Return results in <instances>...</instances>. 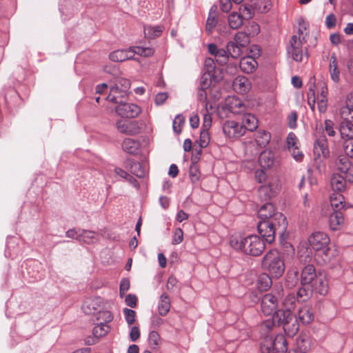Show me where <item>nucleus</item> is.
Wrapping results in <instances>:
<instances>
[{"mask_svg": "<svg viewBox=\"0 0 353 353\" xmlns=\"http://www.w3.org/2000/svg\"><path fill=\"white\" fill-rule=\"evenodd\" d=\"M258 216L261 219L257 224L258 232L269 243L274 241L277 225H283V228H285V217L281 212H275L271 203L268 202L259 208Z\"/></svg>", "mask_w": 353, "mask_h": 353, "instance_id": "f257e3e1", "label": "nucleus"}, {"mask_svg": "<svg viewBox=\"0 0 353 353\" xmlns=\"http://www.w3.org/2000/svg\"><path fill=\"white\" fill-rule=\"evenodd\" d=\"M308 243L316 252L314 259L318 263L324 265L331 263L335 256V250L329 247L330 239L325 232H313L308 238Z\"/></svg>", "mask_w": 353, "mask_h": 353, "instance_id": "f03ea898", "label": "nucleus"}, {"mask_svg": "<svg viewBox=\"0 0 353 353\" xmlns=\"http://www.w3.org/2000/svg\"><path fill=\"white\" fill-rule=\"evenodd\" d=\"M260 238L256 234L243 237L240 235H233L230 237L231 247L242 253L253 256L261 255L265 249L263 237Z\"/></svg>", "mask_w": 353, "mask_h": 353, "instance_id": "7ed1b4c3", "label": "nucleus"}, {"mask_svg": "<svg viewBox=\"0 0 353 353\" xmlns=\"http://www.w3.org/2000/svg\"><path fill=\"white\" fill-rule=\"evenodd\" d=\"M283 290L280 286L275 291L267 293L262 296H258L254 293L252 294L251 299L254 302L261 301V312L266 316L276 314L279 316L281 312L278 310L279 300L283 297Z\"/></svg>", "mask_w": 353, "mask_h": 353, "instance_id": "20e7f679", "label": "nucleus"}, {"mask_svg": "<svg viewBox=\"0 0 353 353\" xmlns=\"http://www.w3.org/2000/svg\"><path fill=\"white\" fill-rule=\"evenodd\" d=\"M262 268L275 278L281 277L285 269L283 259L277 250H270L263 257Z\"/></svg>", "mask_w": 353, "mask_h": 353, "instance_id": "39448f33", "label": "nucleus"}, {"mask_svg": "<svg viewBox=\"0 0 353 353\" xmlns=\"http://www.w3.org/2000/svg\"><path fill=\"white\" fill-rule=\"evenodd\" d=\"M154 53V50L150 46H130L128 49H119L109 54L110 60L115 62H122L133 58L135 54L143 57H150Z\"/></svg>", "mask_w": 353, "mask_h": 353, "instance_id": "423d86ee", "label": "nucleus"}, {"mask_svg": "<svg viewBox=\"0 0 353 353\" xmlns=\"http://www.w3.org/2000/svg\"><path fill=\"white\" fill-rule=\"evenodd\" d=\"M260 348L261 353H285L288 342L282 334H278L274 338L268 336L261 341Z\"/></svg>", "mask_w": 353, "mask_h": 353, "instance_id": "0eeeda50", "label": "nucleus"}, {"mask_svg": "<svg viewBox=\"0 0 353 353\" xmlns=\"http://www.w3.org/2000/svg\"><path fill=\"white\" fill-rule=\"evenodd\" d=\"M279 321L283 325V329L289 336H294L299 330V324L295 315L289 312H281Z\"/></svg>", "mask_w": 353, "mask_h": 353, "instance_id": "6e6552de", "label": "nucleus"}, {"mask_svg": "<svg viewBox=\"0 0 353 353\" xmlns=\"http://www.w3.org/2000/svg\"><path fill=\"white\" fill-rule=\"evenodd\" d=\"M260 46H250V52L252 54L249 57L241 59L240 61L241 70L245 73H251L256 68L257 63L255 58L261 54Z\"/></svg>", "mask_w": 353, "mask_h": 353, "instance_id": "1a4fd4ad", "label": "nucleus"}, {"mask_svg": "<svg viewBox=\"0 0 353 353\" xmlns=\"http://www.w3.org/2000/svg\"><path fill=\"white\" fill-rule=\"evenodd\" d=\"M222 130L225 137L230 139H239L245 133L243 126L234 121H225Z\"/></svg>", "mask_w": 353, "mask_h": 353, "instance_id": "9d476101", "label": "nucleus"}, {"mask_svg": "<svg viewBox=\"0 0 353 353\" xmlns=\"http://www.w3.org/2000/svg\"><path fill=\"white\" fill-rule=\"evenodd\" d=\"M115 111L121 117L135 118L141 112V109L134 103H129L125 101L117 105L115 108Z\"/></svg>", "mask_w": 353, "mask_h": 353, "instance_id": "9b49d317", "label": "nucleus"}, {"mask_svg": "<svg viewBox=\"0 0 353 353\" xmlns=\"http://www.w3.org/2000/svg\"><path fill=\"white\" fill-rule=\"evenodd\" d=\"M312 291L317 294L325 296L329 289L328 281L325 271L319 270V277L311 287Z\"/></svg>", "mask_w": 353, "mask_h": 353, "instance_id": "f8f14e48", "label": "nucleus"}, {"mask_svg": "<svg viewBox=\"0 0 353 353\" xmlns=\"http://www.w3.org/2000/svg\"><path fill=\"white\" fill-rule=\"evenodd\" d=\"M128 94L129 92L122 90L118 84H114L110 88V93L106 99L119 105L128 101Z\"/></svg>", "mask_w": 353, "mask_h": 353, "instance_id": "ddd939ff", "label": "nucleus"}, {"mask_svg": "<svg viewBox=\"0 0 353 353\" xmlns=\"http://www.w3.org/2000/svg\"><path fill=\"white\" fill-rule=\"evenodd\" d=\"M337 130L344 141L353 139V121L350 117H341Z\"/></svg>", "mask_w": 353, "mask_h": 353, "instance_id": "4468645a", "label": "nucleus"}, {"mask_svg": "<svg viewBox=\"0 0 353 353\" xmlns=\"http://www.w3.org/2000/svg\"><path fill=\"white\" fill-rule=\"evenodd\" d=\"M336 165L340 174L345 176L349 182H353V165L346 157H340Z\"/></svg>", "mask_w": 353, "mask_h": 353, "instance_id": "2eb2a0df", "label": "nucleus"}, {"mask_svg": "<svg viewBox=\"0 0 353 353\" xmlns=\"http://www.w3.org/2000/svg\"><path fill=\"white\" fill-rule=\"evenodd\" d=\"M314 154L316 158L326 159L329 157L330 150L327 145V141L325 136L320 137L314 143Z\"/></svg>", "mask_w": 353, "mask_h": 353, "instance_id": "dca6fc26", "label": "nucleus"}, {"mask_svg": "<svg viewBox=\"0 0 353 353\" xmlns=\"http://www.w3.org/2000/svg\"><path fill=\"white\" fill-rule=\"evenodd\" d=\"M278 182L276 180L268 181V183L261 185L259 188V196L262 200H268L274 196L278 190Z\"/></svg>", "mask_w": 353, "mask_h": 353, "instance_id": "f3484780", "label": "nucleus"}, {"mask_svg": "<svg viewBox=\"0 0 353 353\" xmlns=\"http://www.w3.org/2000/svg\"><path fill=\"white\" fill-rule=\"evenodd\" d=\"M226 107L234 114H243L246 110V107L242 100L234 96L228 98Z\"/></svg>", "mask_w": 353, "mask_h": 353, "instance_id": "a211bd4d", "label": "nucleus"}, {"mask_svg": "<svg viewBox=\"0 0 353 353\" xmlns=\"http://www.w3.org/2000/svg\"><path fill=\"white\" fill-rule=\"evenodd\" d=\"M208 47L209 52L214 56L216 62L221 65L227 63L230 57V50L228 48H219V46H208Z\"/></svg>", "mask_w": 353, "mask_h": 353, "instance_id": "6ab92c4d", "label": "nucleus"}, {"mask_svg": "<svg viewBox=\"0 0 353 353\" xmlns=\"http://www.w3.org/2000/svg\"><path fill=\"white\" fill-rule=\"evenodd\" d=\"M307 24L304 21L299 22L297 34H294L291 37L290 41V45L297 43L303 44L307 42V37H308V34L307 32Z\"/></svg>", "mask_w": 353, "mask_h": 353, "instance_id": "aec40b11", "label": "nucleus"}, {"mask_svg": "<svg viewBox=\"0 0 353 353\" xmlns=\"http://www.w3.org/2000/svg\"><path fill=\"white\" fill-rule=\"evenodd\" d=\"M287 54L289 58H291L296 62H301L304 57H307V50L303 49V46H288Z\"/></svg>", "mask_w": 353, "mask_h": 353, "instance_id": "412c9836", "label": "nucleus"}, {"mask_svg": "<svg viewBox=\"0 0 353 353\" xmlns=\"http://www.w3.org/2000/svg\"><path fill=\"white\" fill-rule=\"evenodd\" d=\"M117 130L123 134L135 135L140 132V128L134 122L125 123L122 120L117 122Z\"/></svg>", "mask_w": 353, "mask_h": 353, "instance_id": "4be33fe9", "label": "nucleus"}, {"mask_svg": "<svg viewBox=\"0 0 353 353\" xmlns=\"http://www.w3.org/2000/svg\"><path fill=\"white\" fill-rule=\"evenodd\" d=\"M346 177L341 174H334L330 179V185L334 193H341L346 188Z\"/></svg>", "mask_w": 353, "mask_h": 353, "instance_id": "5701e85b", "label": "nucleus"}, {"mask_svg": "<svg viewBox=\"0 0 353 353\" xmlns=\"http://www.w3.org/2000/svg\"><path fill=\"white\" fill-rule=\"evenodd\" d=\"M344 223V216L342 210H335L329 216V225L332 230H339Z\"/></svg>", "mask_w": 353, "mask_h": 353, "instance_id": "b1692460", "label": "nucleus"}, {"mask_svg": "<svg viewBox=\"0 0 353 353\" xmlns=\"http://www.w3.org/2000/svg\"><path fill=\"white\" fill-rule=\"evenodd\" d=\"M99 299H86L82 305V310L85 314L92 315L99 311Z\"/></svg>", "mask_w": 353, "mask_h": 353, "instance_id": "393cba45", "label": "nucleus"}, {"mask_svg": "<svg viewBox=\"0 0 353 353\" xmlns=\"http://www.w3.org/2000/svg\"><path fill=\"white\" fill-rule=\"evenodd\" d=\"M232 86L236 92L245 94L250 90V83L246 77L239 76L234 79Z\"/></svg>", "mask_w": 353, "mask_h": 353, "instance_id": "a878e982", "label": "nucleus"}, {"mask_svg": "<svg viewBox=\"0 0 353 353\" xmlns=\"http://www.w3.org/2000/svg\"><path fill=\"white\" fill-rule=\"evenodd\" d=\"M240 124L243 126L245 132L254 131L258 127V120L254 115L245 112L242 117V123Z\"/></svg>", "mask_w": 353, "mask_h": 353, "instance_id": "bb28decb", "label": "nucleus"}, {"mask_svg": "<svg viewBox=\"0 0 353 353\" xmlns=\"http://www.w3.org/2000/svg\"><path fill=\"white\" fill-rule=\"evenodd\" d=\"M298 319L304 325L310 323L314 319L312 309L307 305L301 307L298 312Z\"/></svg>", "mask_w": 353, "mask_h": 353, "instance_id": "cd10ccee", "label": "nucleus"}, {"mask_svg": "<svg viewBox=\"0 0 353 353\" xmlns=\"http://www.w3.org/2000/svg\"><path fill=\"white\" fill-rule=\"evenodd\" d=\"M340 115L341 117L349 116L353 121V92L347 95L345 105L340 110Z\"/></svg>", "mask_w": 353, "mask_h": 353, "instance_id": "c85d7f7f", "label": "nucleus"}, {"mask_svg": "<svg viewBox=\"0 0 353 353\" xmlns=\"http://www.w3.org/2000/svg\"><path fill=\"white\" fill-rule=\"evenodd\" d=\"M123 150L130 154H136L140 148V142L139 141L127 138L122 143Z\"/></svg>", "mask_w": 353, "mask_h": 353, "instance_id": "c756f323", "label": "nucleus"}, {"mask_svg": "<svg viewBox=\"0 0 353 353\" xmlns=\"http://www.w3.org/2000/svg\"><path fill=\"white\" fill-rule=\"evenodd\" d=\"M171 307L170 299L166 293H163L159 297L158 303V312L159 315L164 316L170 311Z\"/></svg>", "mask_w": 353, "mask_h": 353, "instance_id": "7c9ffc66", "label": "nucleus"}, {"mask_svg": "<svg viewBox=\"0 0 353 353\" xmlns=\"http://www.w3.org/2000/svg\"><path fill=\"white\" fill-rule=\"evenodd\" d=\"M329 72L332 80L335 83L339 82L340 79V70L338 67L336 56L334 53L330 57Z\"/></svg>", "mask_w": 353, "mask_h": 353, "instance_id": "2f4dec72", "label": "nucleus"}, {"mask_svg": "<svg viewBox=\"0 0 353 353\" xmlns=\"http://www.w3.org/2000/svg\"><path fill=\"white\" fill-rule=\"evenodd\" d=\"M312 339L307 335H301L296 339V346L299 351L301 353H306L311 349Z\"/></svg>", "mask_w": 353, "mask_h": 353, "instance_id": "473e14b6", "label": "nucleus"}, {"mask_svg": "<svg viewBox=\"0 0 353 353\" xmlns=\"http://www.w3.org/2000/svg\"><path fill=\"white\" fill-rule=\"evenodd\" d=\"M316 273V268L312 264L305 265L301 274V283L302 285H307L312 281V276Z\"/></svg>", "mask_w": 353, "mask_h": 353, "instance_id": "72a5a7b5", "label": "nucleus"}, {"mask_svg": "<svg viewBox=\"0 0 353 353\" xmlns=\"http://www.w3.org/2000/svg\"><path fill=\"white\" fill-rule=\"evenodd\" d=\"M272 281L267 273L261 274L257 279L256 287L259 291H267L272 286Z\"/></svg>", "mask_w": 353, "mask_h": 353, "instance_id": "f704fd0d", "label": "nucleus"}, {"mask_svg": "<svg viewBox=\"0 0 353 353\" xmlns=\"http://www.w3.org/2000/svg\"><path fill=\"white\" fill-rule=\"evenodd\" d=\"M258 161L261 168H270L274 164V154L271 152L263 151L260 154Z\"/></svg>", "mask_w": 353, "mask_h": 353, "instance_id": "c9c22d12", "label": "nucleus"}, {"mask_svg": "<svg viewBox=\"0 0 353 353\" xmlns=\"http://www.w3.org/2000/svg\"><path fill=\"white\" fill-rule=\"evenodd\" d=\"M127 161L132 174L139 178H143L145 176V169L139 162L132 159H128Z\"/></svg>", "mask_w": 353, "mask_h": 353, "instance_id": "e433bc0d", "label": "nucleus"}, {"mask_svg": "<svg viewBox=\"0 0 353 353\" xmlns=\"http://www.w3.org/2000/svg\"><path fill=\"white\" fill-rule=\"evenodd\" d=\"M163 30L164 27L161 25L154 26H148L144 28V34L145 37L153 39L159 37Z\"/></svg>", "mask_w": 353, "mask_h": 353, "instance_id": "4c0bfd02", "label": "nucleus"}, {"mask_svg": "<svg viewBox=\"0 0 353 353\" xmlns=\"http://www.w3.org/2000/svg\"><path fill=\"white\" fill-rule=\"evenodd\" d=\"M330 203L334 210H342L344 208V197L340 193H333L330 195Z\"/></svg>", "mask_w": 353, "mask_h": 353, "instance_id": "58836bf2", "label": "nucleus"}, {"mask_svg": "<svg viewBox=\"0 0 353 353\" xmlns=\"http://www.w3.org/2000/svg\"><path fill=\"white\" fill-rule=\"evenodd\" d=\"M79 242L90 244L97 240L96 232L92 230H85L80 229Z\"/></svg>", "mask_w": 353, "mask_h": 353, "instance_id": "ea45409f", "label": "nucleus"}, {"mask_svg": "<svg viewBox=\"0 0 353 353\" xmlns=\"http://www.w3.org/2000/svg\"><path fill=\"white\" fill-rule=\"evenodd\" d=\"M110 327L105 323L100 322L97 323L92 329V334L96 339H99L105 336L110 331Z\"/></svg>", "mask_w": 353, "mask_h": 353, "instance_id": "a19ab883", "label": "nucleus"}, {"mask_svg": "<svg viewBox=\"0 0 353 353\" xmlns=\"http://www.w3.org/2000/svg\"><path fill=\"white\" fill-rule=\"evenodd\" d=\"M204 70L205 72L203 73L212 74L215 81H219V77L216 75L217 70L213 59L209 57L205 59Z\"/></svg>", "mask_w": 353, "mask_h": 353, "instance_id": "79ce46f5", "label": "nucleus"}, {"mask_svg": "<svg viewBox=\"0 0 353 353\" xmlns=\"http://www.w3.org/2000/svg\"><path fill=\"white\" fill-rule=\"evenodd\" d=\"M228 20L231 28L237 29L242 26L244 19L240 14L233 12L228 16Z\"/></svg>", "mask_w": 353, "mask_h": 353, "instance_id": "37998d69", "label": "nucleus"}, {"mask_svg": "<svg viewBox=\"0 0 353 353\" xmlns=\"http://www.w3.org/2000/svg\"><path fill=\"white\" fill-rule=\"evenodd\" d=\"M270 134L265 130H260L257 132L256 142L258 145L265 148L270 141Z\"/></svg>", "mask_w": 353, "mask_h": 353, "instance_id": "c03bdc74", "label": "nucleus"}, {"mask_svg": "<svg viewBox=\"0 0 353 353\" xmlns=\"http://www.w3.org/2000/svg\"><path fill=\"white\" fill-rule=\"evenodd\" d=\"M230 50L229 56L236 59L241 56L243 50H250V46H225Z\"/></svg>", "mask_w": 353, "mask_h": 353, "instance_id": "a18cd8bd", "label": "nucleus"}, {"mask_svg": "<svg viewBox=\"0 0 353 353\" xmlns=\"http://www.w3.org/2000/svg\"><path fill=\"white\" fill-rule=\"evenodd\" d=\"M312 289L306 288L305 285L300 288L296 292V299L299 302H305L311 297L312 294Z\"/></svg>", "mask_w": 353, "mask_h": 353, "instance_id": "49530a36", "label": "nucleus"}, {"mask_svg": "<svg viewBox=\"0 0 353 353\" xmlns=\"http://www.w3.org/2000/svg\"><path fill=\"white\" fill-rule=\"evenodd\" d=\"M212 8L210 10L205 24V31L208 33V34H210L211 33H212L218 22L216 16L212 14Z\"/></svg>", "mask_w": 353, "mask_h": 353, "instance_id": "de8ad7c7", "label": "nucleus"}, {"mask_svg": "<svg viewBox=\"0 0 353 353\" xmlns=\"http://www.w3.org/2000/svg\"><path fill=\"white\" fill-rule=\"evenodd\" d=\"M297 301L296 296L293 293L288 294L283 302V304L284 307H285V312H291L290 310H293L295 307L296 301Z\"/></svg>", "mask_w": 353, "mask_h": 353, "instance_id": "09e8293b", "label": "nucleus"}, {"mask_svg": "<svg viewBox=\"0 0 353 353\" xmlns=\"http://www.w3.org/2000/svg\"><path fill=\"white\" fill-rule=\"evenodd\" d=\"M234 44H249L250 42V35L245 32H239L234 36ZM228 44H234L228 42Z\"/></svg>", "mask_w": 353, "mask_h": 353, "instance_id": "8fccbe9b", "label": "nucleus"}, {"mask_svg": "<svg viewBox=\"0 0 353 353\" xmlns=\"http://www.w3.org/2000/svg\"><path fill=\"white\" fill-rule=\"evenodd\" d=\"M299 254L301 261H303L305 263L311 261L312 251L307 247H304L303 245L301 246L299 249Z\"/></svg>", "mask_w": 353, "mask_h": 353, "instance_id": "3c124183", "label": "nucleus"}, {"mask_svg": "<svg viewBox=\"0 0 353 353\" xmlns=\"http://www.w3.org/2000/svg\"><path fill=\"white\" fill-rule=\"evenodd\" d=\"M210 141L209 129L201 128L199 137V145L201 148H206Z\"/></svg>", "mask_w": 353, "mask_h": 353, "instance_id": "603ef678", "label": "nucleus"}, {"mask_svg": "<svg viewBox=\"0 0 353 353\" xmlns=\"http://www.w3.org/2000/svg\"><path fill=\"white\" fill-rule=\"evenodd\" d=\"M212 79L214 81V78L212 74L203 73L201 77L199 87L202 88V89H208Z\"/></svg>", "mask_w": 353, "mask_h": 353, "instance_id": "864d4df0", "label": "nucleus"}, {"mask_svg": "<svg viewBox=\"0 0 353 353\" xmlns=\"http://www.w3.org/2000/svg\"><path fill=\"white\" fill-rule=\"evenodd\" d=\"M337 128L335 127L334 122L332 120L326 119L324 121V130L326 134L329 137H334L336 135V129Z\"/></svg>", "mask_w": 353, "mask_h": 353, "instance_id": "5fc2aeb1", "label": "nucleus"}, {"mask_svg": "<svg viewBox=\"0 0 353 353\" xmlns=\"http://www.w3.org/2000/svg\"><path fill=\"white\" fill-rule=\"evenodd\" d=\"M200 172L196 165H192L189 170V177L193 183H197L200 179Z\"/></svg>", "mask_w": 353, "mask_h": 353, "instance_id": "6e6d98bb", "label": "nucleus"}, {"mask_svg": "<svg viewBox=\"0 0 353 353\" xmlns=\"http://www.w3.org/2000/svg\"><path fill=\"white\" fill-rule=\"evenodd\" d=\"M240 15L244 20H248L253 17L254 11L251 6H243L239 8Z\"/></svg>", "mask_w": 353, "mask_h": 353, "instance_id": "4d7b16f0", "label": "nucleus"}, {"mask_svg": "<svg viewBox=\"0 0 353 353\" xmlns=\"http://www.w3.org/2000/svg\"><path fill=\"white\" fill-rule=\"evenodd\" d=\"M184 121L185 119L182 114L176 115L172 123L174 132L179 134L181 132V125L184 123Z\"/></svg>", "mask_w": 353, "mask_h": 353, "instance_id": "13d9d810", "label": "nucleus"}, {"mask_svg": "<svg viewBox=\"0 0 353 353\" xmlns=\"http://www.w3.org/2000/svg\"><path fill=\"white\" fill-rule=\"evenodd\" d=\"M298 139L294 132H290L286 139V145L289 150L296 148Z\"/></svg>", "mask_w": 353, "mask_h": 353, "instance_id": "bf43d9fd", "label": "nucleus"}, {"mask_svg": "<svg viewBox=\"0 0 353 353\" xmlns=\"http://www.w3.org/2000/svg\"><path fill=\"white\" fill-rule=\"evenodd\" d=\"M123 312L125 316V319L127 322V323L130 325H132L135 321V316L136 312L134 310L128 309V308H124L123 310Z\"/></svg>", "mask_w": 353, "mask_h": 353, "instance_id": "052dcab7", "label": "nucleus"}, {"mask_svg": "<svg viewBox=\"0 0 353 353\" xmlns=\"http://www.w3.org/2000/svg\"><path fill=\"white\" fill-rule=\"evenodd\" d=\"M98 320L103 321V323H105L106 325H108V323L111 322L113 319V316L110 311H99L98 312Z\"/></svg>", "mask_w": 353, "mask_h": 353, "instance_id": "680f3d73", "label": "nucleus"}, {"mask_svg": "<svg viewBox=\"0 0 353 353\" xmlns=\"http://www.w3.org/2000/svg\"><path fill=\"white\" fill-rule=\"evenodd\" d=\"M255 5L256 8L261 12H265L270 9V0H258Z\"/></svg>", "mask_w": 353, "mask_h": 353, "instance_id": "e2e57ef3", "label": "nucleus"}, {"mask_svg": "<svg viewBox=\"0 0 353 353\" xmlns=\"http://www.w3.org/2000/svg\"><path fill=\"white\" fill-rule=\"evenodd\" d=\"M343 148L345 154L350 158H353V139L344 141Z\"/></svg>", "mask_w": 353, "mask_h": 353, "instance_id": "0e129e2a", "label": "nucleus"}, {"mask_svg": "<svg viewBox=\"0 0 353 353\" xmlns=\"http://www.w3.org/2000/svg\"><path fill=\"white\" fill-rule=\"evenodd\" d=\"M115 84H118L119 87L122 90L129 92V89L130 88V82L128 79L119 77L117 79Z\"/></svg>", "mask_w": 353, "mask_h": 353, "instance_id": "69168bd1", "label": "nucleus"}, {"mask_svg": "<svg viewBox=\"0 0 353 353\" xmlns=\"http://www.w3.org/2000/svg\"><path fill=\"white\" fill-rule=\"evenodd\" d=\"M183 239V232L181 228H176L174 233V236L172 241L173 245H178L182 242Z\"/></svg>", "mask_w": 353, "mask_h": 353, "instance_id": "338daca9", "label": "nucleus"}, {"mask_svg": "<svg viewBox=\"0 0 353 353\" xmlns=\"http://www.w3.org/2000/svg\"><path fill=\"white\" fill-rule=\"evenodd\" d=\"M275 326V323L273 319H268L265 320L261 324V330L263 332H268L273 329Z\"/></svg>", "mask_w": 353, "mask_h": 353, "instance_id": "774afa93", "label": "nucleus"}]
</instances>
